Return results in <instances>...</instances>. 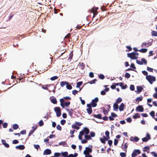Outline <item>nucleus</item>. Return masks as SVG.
<instances>
[{
    "mask_svg": "<svg viewBox=\"0 0 157 157\" xmlns=\"http://www.w3.org/2000/svg\"><path fill=\"white\" fill-rule=\"evenodd\" d=\"M146 79L151 84H152L153 82L156 81V78L155 76L150 75L146 76Z\"/></svg>",
    "mask_w": 157,
    "mask_h": 157,
    "instance_id": "f257e3e1",
    "label": "nucleus"
},
{
    "mask_svg": "<svg viewBox=\"0 0 157 157\" xmlns=\"http://www.w3.org/2000/svg\"><path fill=\"white\" fill-rule=\"evenodd\" d=\"M99 99L96 97L92 100L91 103L90 104V106L92 107H95L97 105V103Z\"/></svg>",
    "mask_w": 157,
    "mask_h": 157,
    "instance_id": "f03ea898",
    "label": "nucleus"
},
{
    "mask_svg": "<svg viewBox=\"0 0 157 157\" xmlns=\"http://www.w3.org/2000/svg\"><path fill=\"white\" fill-rule=\"evenodd\" d=\"M54 110L56 112V116L57 117H59L61 115V111L59 107H55L54 108Z\"/></svg>",
    "mask_w": 157,
    "mask_h": 157,
    "instance_id": "7ed1b4c3",
    "label": "nucleus"
},
{
    "mask_svg": "<svg viewBox=\"0 0 157 157\" xmlns=\"http://www.w3.org/2000/svg\"><path fill=\"white\" fill-rule=\"evenodd\" d=\"M141 153L139 149H136L134 150L132 154V157H136L137 155H139Z\"/></svg>",
    "mask_w": 157,
    "mask_h": 157,
    "instance_id": "20e7f679",
    "label": "nucleus"
},
{
    "mask_svg": "<svg viewBox=\"0 0 157 157\" xmlns=\"http://www.w3.org/2000/svg\"><path fill=\"white\" fill-rule=\"evenodd\" d=\"M85 149L86 150L84 151L83 153L86 155H89L90 153L92 151V149L90 148L86 147Z\"/></svg>",
    "mask_w": 157,
    "mask_h": 157,
    "instance_id": "39448f33",
    "label": "nucleus"
},
{
    "mask_svg": "<svg viewBox=\"0 0 157 157\" xmlns=\"http://www.w3.org/2000/svg\"><path fill=\"white\" fill-rule=\"evenodd\" d=\"M87 106L88 108L86 109V110L89 115L90 114L92 113V106H90V104H87Z\"/></svg>",
    "mask_w": 157,
    "mask_h": 157,
    "instance_id": "423d86ee",
    "label": "nucleus"
},
{
    "mask_svg": "<svg viewBox=\"0 0 157 157\" xmlns=\"http://www.w3.org/2000/svg\"><path fill=\"white\" fill-rule=\"evenodd\" d=\"M128 56L132 59H136L138 57L135 56L134 52H132L130 53H128Z\"/></svg>",
    "mask_w": 157,
    "mask_h": 157,
    "instance_id": "0eeeda50",
    "label": "nucleus"
},
{
    "mask_svg": "<svg viewBox=\"0 0 157 157\" xmlns=\"http://www.w3.org/2000/svg\"><path fill=\"white\" fill-rule=\"evenodd\" d=\"M147 137H145L142 139V140L144 142H147L148 140L151 139L150 135L148 133H147L146 134Z\"/></svg>",
    "mask_w": 157,
    "mask_h": 157,
    "instance_id": "6e6552de",
    "label": "nucleus"
},
{
    "mask_svg": "<svg viewBox=\"0 0 157 157\" xmlns=\"http://www.w3.org/2000/svg\"><path fill=\"white\" fill-rule=\"evenodd\" d=\"M98 9V8H97V9H96V8H93L91 10L90 12L93 13L94 14L93 17V19L94 18L95 16L97 14L98 12L97 10Z\"/></svg>",
    "mask_w": 157,
    "mask_h": 157,
    "instance_id": "1a4fd4ad",
    "label": "nucleus"
},
{
    "mask_svg": "<svg viewBox=\"0 0 157 157\" xmlns=\"http://www.w3.org/2000/svg\"><path fill=\"white\" fill-rule=\"evenodd\" d=\"M144 110V108L142 105H139L137 106L136 108V111L140 112H142Z\"/></svg>",
    "mask_w": 157,
    "mask_h": 157,
    "instance_id": "9d476101",
    "label": "nucleus"
},
{
    "mask_svg": "<svg viewBox=\"0 0 157 157\" xmlns=\"http://www.w3.org/2000/svg\"><path fill=\"white\" fill-rule=\"evenodd\" d=\"M151 44H152L151 42H149L147 43H146V42H144V43H142V45H141V47H148L149 46L151 45Z\"/></svg>",
    "mask_w": 157,
    "mask_h": 157,
    "instance_id": "9b49d317",
    "label": "nucleus"
},
{
    "mask_svg": "<svg viewBox=\"0 0 157 157\" xmlns=\"http://www.w3.org/2000/svg\"><path fill=\"white\" fill-rule=\"evenodd\" d=\"M139 140V138L136 136L133 137L131 136L130 138V140L132 141H135L136 142H137Z\"/></svg>",
    "mask_w": 157,
    "mask_h": 157,
    "instance_id": "f8f14e48",
    "label": "nucleus"
},
{
    "mask_svg": "<svg viewBox=\"0 0 157 157\" xmlns=\"http://www.w3.org/2000/svg\"><path fill=\"white\" fill-rule=\"evenodd\" d=\"M128 147V144L127 143H126L124 144V147H123V144L122 145L121 148L125 152H126Z\"/></svg>",
    "mask_w": 157,
    "mask_h": 157,
    "instance_id": "ddd939ff",
    "label": "nucleus"
},
{
    "mask_svg": "<svg viewBox=\"0 0 157 157\" xmlns=\"http://www.w3.org/2000/svg\"><path fill=\"white\" fill-rule=\"evenodd\" d=\"M51 150L49 149H47L44 151L43 153L44 155H50L51 153Z\"/></svg>",
    "mask_w": 157,
    "mask_h": 157,
    "instance_id": "4468645a",
    "label": "nucleus"
},
{
    "mask_svg": "<svg viewBox=\"0 0 157 157\" xmlns=\"http://www.w3.org/2000/svg\"><path fill=\"white\" fill-rule=\"evenodd\" d=\"M16 148L17 149L20 150H23L25 148V147L23 145H19V146H16Z\"/></svg>",
    "mask_w": 157,
    "mask_h": 157,
    "instance_id": "2eb2a0df",
    "label": "nucleus"
},
{
    "mask_svg": "<svg viewBox=\"0 0 157 157\" xmlns=\"http://www.w3.org/2000/svg\"><path fill=\"white\" fill-rule=\"evenodd\" d=\"M83 132L84 133H85L86 134H88L90 132L89 130V129L85 127L83 128Z\"/></svg>",
    "mask_w": 157,
    "mask_h": 157,
    "instance_id": "dca6fc26",
    "label": "nucleus"
},
{
    "mask_svg": "<svg viewBox=\"0 0 157 157\" xmlns=\"http://www.w3.org/2000/svg\"><path fill=\"white\" fill-rule=\"evenodd\" d=\"M100 140L102 143L104 144H105V141H106L108 140V139L105 138V137L104 136L103 138H100Z\"/></svg>",
    "mask_w": 157,
    "mask_h": 157,
    "instance_id": "f3484780",
    "label": "nucleus"
},
{
    "mask_svg": "<svg viewBox=\"0 0 157 157\" xmlns=\"http://www.w3.org/2000/svg\"><path fill=\"white\" fill-rule=\"evenodd\" d=\"M124 105L123 103H122L119 107V109L120 111L124 110Z\"/></svg>",
    "mask_w": 157,
    "mask_h": 157,
    "instance_id": "a211bd4d",
    "label": "nucleus"
},
{
    "mask_svg": "<svg viewBox=\"0 0 157 157\" xmlns=\"http://www.w3.org/2000/svg\"><path fill=\"white\" fill-rule=\"evenodd\" d=\"M84 134V132H83V131H80L79 132V134L78 136V138L79 140H82V136Z\"/></svg>",
    "mask_w": 157,
    "mask_h": 157,
    "instance_id": "6ab92c4d",
    "label": "nucleus"
},
{
    "mask_svg": "<svg viewBox=\"0 0 157 157\" xmlns=\"http://www.w3.org/2000/svg\"><path fill=\"white\" fill-rule=\"evenodd\" d=\"M60 85L61 87H63L64 86L66 85L67 84V82L66 81H61L60 82Z\"/></svg>",
    "mask_w": 157,
    "mask_h": 157,
    "instance_id": "aec40b11",
    "label": "nucleus"
},
{
    "mask_svg": "<svg viewBox=\"0 0 157 157\" xmlns=\"http://www.w3.org/2000/svg\"><path fill=\"white\" fill-rule=\"evenodd\" d=\"M140 117V115L138 113H136L133 116V118L134 119L139 118Z\"/></svg>",
    "mask_w": 157,
    "mask_h": 157,
    "instance_id": "412c9836",
    "label": "nucleus"
},
{
    "mask_svg": "<svg viewBox=\"0 0 157 157\" xmlns=\"http://www.w3.org/2000/svg\"><path fill=\"white\" fill-rule=\"evenodd\" d=\"M113 107L114 110H115L116 111H117L118 109V105L117 104L115 103L113 105Z\"/></svg>",
    "mask_w": 157,
    "mask_h": 157,
    "instance_id": "4be33fe9",
    "label": "nucleus"
},
{
    "mask_svg": "<svg viewBox=\"0 0 157 157\" xmlns=\"http://www.w3.org/2000/svg\"><path fill=\"white\" fill-rule=\"evenodd\" d=\"M137 89L138 92L139 93L142 91L143 88L141 86H137Z\"/></svg>",
    "mask_w": 157,
    "mask_h": 157,
    "instance_id": "5701e85b",
    "label": "nucleus"
},
{
    "mask_svg": "<svg viewBox=\"0 0 157 157\" xmlns=\"http://www.w3.org/2000/svg\"><path fill=\"white\" fill-rule=\"evenodd\" d=\"M59 145H62L64 146H67V145L65 141H62L59 143Z\"/></svg>",
    "mask_w": 157,
    "mask_h": 157,
    "instance_id": "b1692460",
    "label": "nucleus"
},
{
    "mask_svg": "<svg viewBox=\"0 0 157 157\" xmlns=\"http://www.w3.org/2000/svg\"><path fill=\"white\" fill-rule=\"evenodd\" d=\"M62 155L64 157H67L68 153L67 151L62 152L61 153Z\"/></svg>",
    "mask_w": 157,
    "mask_h": 157,
    "instance_id": "393cba45",
    "label": "nucleus"
},
{
    "mask_svg": "<svg viewBox=\"0 0 157 157\" xmlns=\"http://www.w3.org/2000/svg\"><path fill=\"white\" fill-rule=\"evenodd\" d=\"M147 49L146 48H142L139 50V51L142 53H144L146 52L147 51Z\"/></svg>",
    "mask_w": 157,
    "mask_h": 157,
    "instance_id": "a878e982",
    "label": "nucleus"
},
{
    "mask_svg": "<svg viewBox=\"0 0 157 157\" xmlns=\"http://www.w3.org/2000/svg\"><path fill=\"white\" fill-rule=\"evenodd\" d=\"M94 117L99 119H102L101 115V114H98V115H93Z\"/></svg>",
    "mask_w": 157,
    "mask_h": 157,
    "instance_id": "bb28decb",
    "label": "nucleus"
},
{
    "mask_svg": "<svg viewBox=\"0 0 157 157\" xmlns=\"http://www.w3.org/2000/svg\"><path fill=\"white\" fill-rule=\"evenodd\" d=\"M79 67L81 69L83 70L84 68L85 65L83 63H80Z\"/></svg>",
    "mask_w": 157,
    "mask_h": 157,
    "instance_id": "cd10ccee",
    "label": "nucleus"
},
{
    "mask_svg": "<svg viewBox=\"0 0 157 157\" xmlns=\"http://www.w3.org/2000/svg\"><path fill=\"white\" fill-rule=\"evenodd\" d=\"M78 155L77 153H75L74 155L70 154L68 155L67 157H76Z\"/></svg>",
    "mask_w": 157,
    "mask_h": 157,
    "instance_id": "c85d7f7f",
    "label": "nucleus"
},
{
    "mask_svg": "<svg viewBox=\"0 0 157 157\" xmlns=\"http://www.w3.org/2000/svg\"><path fill=\"white\" fill-rule=\"evenodd\" d=\"M122 101V98H121L119 97L118 98L116 101V103L117 104L119 103L120 102H121Z\"/></svg>",
    "mask_w": 157,
    "mask_h": 157,
    "instance_id": "c756f323",
    "label": "nucleus"
},
{
    "mask_svg": "<svg viewBox=\"0 0 157 157\" xmlns=\"http://www.w3.org/2000/svg\"><path fill=\"white\" fill-rule=\"evenodd\" d=\"M105 134L106 135V136L105 137V138H106L108 140L109 138V132L108 131H106L105 132Z\"/></svg>",
    "mask_w": 157,
    "mask_h": 157,
    "instance_id": "7c9ffc66",
    "label": "nucleus"
},
{
    "mask_svg": "<svg viewBox=\"0 0 157 157\" xmlns=\"http://www.w3.org/2000/svg\"><path fill=\"white\" fill-rule=\"evenodd\" d=\"M66 88L68 90H71L72 89V86L67 82V84L66 85Z\"/></svg>",
    "mask_w": 157,
    "mask_h": 157,
    "instance_id": "2f4dec72",
    "label": "nucleus"
},
{
    "mask_svg": "<svg viewBox=\"0 0 157 157\" xmlns=\"http://www.w3.org/2000/svg\"><path fill=\"white\" fill-rule=\"evenodd\" d=\"M84 137L85 139L87 140H89L91 139L90 136L86 134L85 135Z\"/></svg>",
    "mask_w": 157,
    "mask_h": 157,
    "instance_id": "473e14b6",
    "label": "nucleus"
},
{
    "mask_svg": "<svg viewBox=\"0 0 157 157\" xmlns=\"http://www.w3.org/2000/svg\"><path fill=\"white\" fill-rule=\"evenodd\" d=\"M82 82H79L77 83L76 87L77 88H80V86L82 84Z\"/></svg>",
    "mask_w": 157,
    "mask_h": 157,
    "instance_id": "72a5a7b5",
    "label": "nucleus"
},
{
    "mask_svg": "<svg viewBox=\"0 0 157 157\" xmlns=\"http://www.w3.org/2000/svg\"><path fill=\"white\" fill-rule=\"evenodd\" d=\"M51 102L54 104H56L57 103V101L56 98L52 99Z\"/></svg>",
    "mask_w": 157,
    "mask_h": 157,
    "instance_id": "f704fd0d",
    "label": "nucleus"
},
{
    "mask_svg": "<svg viewBox=\"0 0 157 157\" xmlns=\"http://www.w3.org/2000/svg\"><path fill=\"white\" fill-rule=\"evenodd\" d=\"M19 128V126L17 124H14L13 125V128L14 129H17Z\"/></svg>",
    "mask_w": 157,
    "mask_h": 157,
    "instance_id": "c9c22d12",
    "label": "nucleus"
},
{
    "mask_svg": "<svg viewBox=\"0 0 157 157\" xmlns=\"http://www.w3.org/2000/svg\"><path fill=\"white\" fill-rule=\"evenodd\" d=\"M36 130V128H35L34 129H32L31 130L30 132H29V135L28 136H30L31 135H32L33 133L34 132V131Z\"/></svg>",
    "mask_w": 157,
    "mask_h": 157,
    "instance_id": "e433bc0d",
    "label": "nucleus"
},
{
    "mask_svg": "<svg viewBox=\"0 0 157 157\" xmlns=\"http://www.w3.org/2000/svg\"><path fill=\"white\" fill-rule=\"evenodd\" d=\"M155 112L153 111H151L150 113V115L152 117L154 118H155Z\"/></svg>",
    "mask_w": 157,
    "mask_h": 157,
    "instance_id": "4c0bfd02",
    "label": "nucleus"
},
{
    "mask_svg": "<svg viewBox=\"0 0 157 157\" xmlns=\"http://www.w3.org/2000/svg\"><path fill=\"white\" fill-rule=\"evenodd\" d=\"M143 97L142 96H140L137 98L136 99V100L137 101H141L142 100Z\"/></svg>",
    "mask_w": 157,
    "mask_h": 157,
    "instance_id": "58836bf2",
    "label": "nucleus"
},
{
    "mask_svg": "<svg viewBox=\"0 0 157 157\" xmlns=\"http://www.w3.org/2000/svg\"><path fill=\"white\" fill-rule=\"evenodd\" d=\"M151 35L153 36H157V32L154 31H153L151 32Z\"/></svg>",
    "mask_w": 157,
    "mask_h": 157,
    "instance_id": "ea45409f",
    "label": "nucleus"
},
{
    "mask_svg": "<svg viewBox=\"0 0 157 157\" xmlns=\"http://www.w3.org/2000/svg\"><path fill=\"white\" fill-rule=\"evenodd\" d=\"M73 56V53L72 52H71L69 55V57L68 58V59L71 60Z\"/></svg>",
    "mask_w": 157,
    "mask_h": 157,
    "instance_id": "a19ab883",
    "label": "nucleus"
},
{
    "mask_svg": "<svg viewBox=\"0 0 157 157\" xmlns=\"http://www.w3.org/2000/svg\"><path fill=\"white\" fill-rule=\"evenodd\" d=\"M58 77L56 76H53L50 78V80L52 81H54L58 78Z\"/></svg>",
    "mask_w": 157,
    "mask_h": 157,
    "instance_id": "79ce46f5",
    "label": "nucleus"
},
{
    "mask_svg": "<svg viewBox=\"0 0 157 157\" xmlns=\"http://www.w3.org/2000/svg\"><path fill=\"white\" fill-rule=\"evenodd\" d=\"M38 124L40 126H42L44 124V122H43V121L42 120H41L38 122Z\"/></svg>",
    "mask_w": 157,
    "mask_h": 157,
    "instance_id": "37998d69",
    "label": "nucleus"
},
{
    "mask_svg": "<svg viewBox=\"0 0 157 157\" xmlns=\"http://www.w3.org/2000/svg\"><path fill=\"white\" fill-rule=\"evenodd\" d=\"M71 127L72 128H75L77 130H78L79 128L78 126H77L75 125H72Z\"/></svg>",
    "mask_w": 157,
    "mask_h": 157,
    "instance_id": "c03bdc74",
    "label": "nucleus"
},
{
    "mask_svg": "<svg viewBox=\"0 0 157 157\" xmlns=\"http://www.w3.org/2000/svg\"><path fill=\"white\" fill-rule=\"evenodd\" d=\"M66 110L71 115H72V114L73 111V110L72 109H67Z\"/></svg>",
    "mask_w": 157,
    "mask_h": 157,
    "instance_id": "a18cd8bd",
    "label": "nucleus"
},
{
    "mask_svg": "<svg viewBox=\"0 0 157 157\" xmlns=\"http://www.w3.org/2000/svg\"><path fill=\"white\" fill-rule=\"evenodd\" d=\"M99 78L101 79H103L105 78V76L102 74H101L98 75Z\"/></svg>",
    "mask_w": 157,
    "mask_h": 157,
    "instance_id": "49530a36",
    "label": "nucleus"
},
{
    "mask_svg": "<svg viewBox=\"0 0 157 157\" xmlns=\"http://www.w3.org/2000/svg\"><path fill=\"white\" fill-rule=\"evenodd\" d=\"M125 77L128 78L130 77V75L129 73L126 72L125 73Z\"/></svg>",
    "mask_w": 157,
    "mask_h": 157,
    "instance_id": "de8ad7c7",
    "label": "nucleus"
},
{
    "mask_svg": "<svg viewBox=\"0 0 157 157\" xmlns=\"http://www.w3.org/2000/svg\"><path fill=\"white\" fill-rule=\"evenodd\" d=\"M147 70L149 72H153V69L152 68H150L149 67H147Z\"/></svg>",
    "mask_w": 157,
    "mask_h": 157,
    "instance_id": "09e8293b",
    "label": "nucleus"
},
{
    "mask_svg": "<svg viewBox=\"0 0 157 157\" xmlns=\"http://www.w3.org/2000/svg\"><path fill=\"white\" fill-rule=\"evenodd\" d=\"M114 84H116L117 86L120 85L121 87L122 86V85H123V83L122 82L114 83Z\"/></svg>",
    "mask_w": 157,
    "mask_h": 157,
    "instance_id": "8fccbe9b",
    "label": "nucleus"
},
{
    "mask_svg": "<svg viewBox=\"0 0 157 157\" xmlns=\"http://www.w3.org/2000/svg\"><path fill=\"white\" fill-rule=\"evenodd\" d=\"M120 155L121 157H125L126 156V154L124 152H121L120 154Z\"/></svg>",
    "mask_w": 157,
    "mask_h": 157,
    "instance_id": "3c124183",
    "label": "nucleus"
},
{
    "mask_svg": "<svg viewBox=\"0 0 157 157\" xmlns=\"http://www.w3.org/2000/svg\"><path fill=\"white\" fill-rule=\"evenodd\" d=\"M97 80L96 79H94L91 81H90L89 83H90V84L95 83L96 81Z\"/></svg>",
    "mask_w": 157,
    "mask_h": 157,
    "instance_id": "603ef678",
    "label": "nucleus"
},
{
    "mask_svg": "<svg viewBox=\"0 0 157 157\" xmlns=\"http://www.w3.org/2000/svg\"><path fill=\"white\" fill-rule=\"evenodd\" d=\"M60 154L59 153H55L53 157H58L60 156Z\"/></svg>",
    "mask_w": 157,
    "mask_h": 157,
    "instance_id": "864d4df0",
    "label": "nucleus"
},
{
    "mask_svg": "<svg viewBox=\"0 0 157 157\" xmlns=\"http://www.w3.org/2000/svg\"><path fill=\"white\" fill-rule=\"evenodd\" d=\"M151 154H152L155 157H157V153L155 151L151 152Z\"/></svg>",
    "mask_w": 157,
    "mask_h": 157,
    "instance_id": "5fc2aeb1",
    "label": "nucleus"
},
{
    "mask_svg": "<svg viewBox=\"0 0 157 157\" xmlns=\"http://www.w3.org/2000/svg\"><path fill=\"white\" fill-rule=\"evenodd\" d=\"M130 89L131 90L133 91L135 89L134 86L133 85H131L130 87Z\"/></svg>",
    "mask_w": 157,
    "mask_h": 157,
    "instance_id": "6e6d98bb",
    "label": "nucleus"
},
{
    "mask_svg": "<svg viewBox=\"0 0 157 157\" xmlns=\"http://www.w3.org/2000/svg\"><path fill=\"white\" fill-rule=\"evenodd\" d=\"M56 128L59 131H61L62 130L61 127L60 125L59 124H58L56 126Z\"/></svg>",
    "mask_w": 157,
    "mask_h": 157,
    "instance_id": "4d7b16f0",
    "label": "nucleus"
},
{
    "mask_svg": "<svg viewBox=\"0 0 157 157\" xmlns=\"http://www.w3.org/2000/svg\"><path fill=\"white\" fill-rule=\"evenodd\" d=\"M141 61L143 63H144L145 64H146L147 63V61L146 59H141Z\"/></svg>",
    "mask_w": 157,
    "mask_h": 157,
    "instance_id": "13d9d810",
    "label": "nucleus"
},
{
    "mask_svg": "<svg viewBox=\"0 0 157 157\" xmlns=\"http://www.w3.org/2000/svg\"><path fill=\"white\" fill-rule=\"evenodd\" d=\"M7 125H8L7 123L6 122H5V123H4L3 124L2 126H3V128H6L7 127Z\"/></svg>",
    "mask_w": 157,
    "mask_h": 157,
    "instance_id": "bf43d9fd",
    "label": "nucleus"
},
{
    "mask_svg": "<svg viewBox=\"0 0 157 157\" xmlns=\"http://www.w3.org/2000/svg\"><path fill=\"white\" fill-rule=\"evenodd\" d=\"M118 142V140L117 139H115L114 141V145L115 146L117 145V144Z\"/></svg>",
    "mask_w": 157,
    "mask_h": 157,
    "instance_id": "052dcab7",
    "label": "nucleus"
},
{
    "mask_svg": "<svg viewBox=\"0 0 157 157\" xmlns=\"http://www.w3.org/2000/svg\"><path fill=\"white\" fill-rule=\"evenodd\" d=\"M70 104V101H69L67 102H66L64 103V105L65 106H68Z\"/></svg>",
    "mask_w": 157,
    "mask_h": 157,
    "instance_id": "680f3d73",
    "label": "nucleus"
},
{
    "mask_svg": "<svg viewBox=\"0 0 157 157\" xmlns=\"http://www.w3.org/2000/svg\"><path fill=\"white\" fill-rule=\"evenodd\" d=\"M106 94V91L104 90L101 91V94L102 95H105Z\"/></svg>",
    "mask_w": 157,
    "mask_h": 157,
    "instance_id": "e2e57ef3",
    "label": "nucleus"
},
{
    "mask_svg": "<svg viewBox=\"0 0 157 157\" xmlns=\"http://www.w3.org/2000/svg\"><path fill=\"white\" fill-rule=\"evenodd\" d=\"M60 123L62 125H63L66 123V121L63 119L61 121Z\"/></svg>",
    "mask_w": 157,
    "mask_h": 157,
    "instance_id": "0e129e2a",
    "label": "nucleus"
},
{
    "mask_svg": "<svg viewBox=\"0 0 157 157\" xmlns=\"http://www.w3.org/2000/svg\"><path fill=\"white\" fill-rule=\"evenodd\" d=\"M64 99L66 100H71V98L69 96L64 97Z\"/></svg>",
    "mask_w": 157,
    "mask_h": 157,
    "instance_id": "69168bd1",
    "label": "nucleus"
},
{
    "mask_svg": "<svg viewBox=\"0 0 157 157\" xmlns=\"http://www.w3.org/2000/svg\"><path fill=\"white\" fill-rule=\"evenodd\" d=\"M20 133L22 135H25L26 134V130H23L20 132Z\"/></svg>",
    "mask_w": 157,
    "mask_h": 157,
    "instance_id": "338daca9",
    "label": "nucleus"
},
{
    "mask_svg": "<svg viewBox=\"0 0 157 157\" xmlns=\"http://www.w3.org/2000/svg\"><path fill=\"white\" fill-rule=\"evenodd\" d=\"M95 133L93 132H90V135L91 137H94L95 136Z\"/></svg>",
    "mask_w": 157,
    "mask_h": 157,
    "instance_id": "774afa93",
    "label": "nucleus"
}]
</instances>
